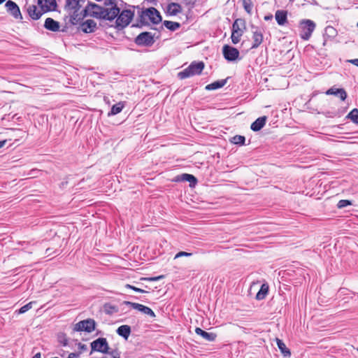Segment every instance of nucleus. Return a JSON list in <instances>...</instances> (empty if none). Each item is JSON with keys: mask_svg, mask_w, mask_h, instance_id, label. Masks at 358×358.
Listing matches in <instances>:
<instances>
[{"mask_svg": "<svg viewBox=\"0 0 358 358\" xmlns=\"http://www.w3.org/2000/svg\"><path fill=\"white\" fill-rule=\"evenodd\" d=\"M102 20L113 21L120 13V8L115 0H105L103 6Z\"/></svg>", "mask_w": 358, "mask_h": 358, "instance_id": "1", "label": "nucleus"}, {"mask_svg": "<svg viewBox=\"0 0 358 358\" xmlns=\"http://www.w3.org/2000/svg\"><path fill=\"white\" fill-rule=\"evenodd\" d=\"M204 68L203 62H192L187 68L178 73V76L180 79H185L196 75H199Z\"/></svg>", "mask_w": 358, "mask_h": 358, "instance_id": "2", "label": "nucleus"}, {"mask_svg": "<svg viewBox=\"0 0 358 358\" xmlns=\"http://www.w3.org/2000/svg\"><path fill=\"white\" fill-rule=\"evenodd\" d=\"M140 17L141 21L145 23L152 22L153 24H158L162 21V16L159 12L153 7L142 10Z\"/></svg>", "mask_w": 358, "mask_h": 358, "instance_id": "3", "label": "nucleus"}, {"mask_svg": "<svg viewBox=\"0 0 358 358\" xmlns=\"http://www.w3.org/2000/svg\"><path fill=\"white\" fill-rule=\"evenodd\" d=\"M133 17L134 12L130 10L120 11L119 15L115 18V27L119 29L126 27L131 21Z\"/></svg>", "mask_w": 358, "mask_h": 358, "instance_id": "4", "label": "nucleus"}, {"mask_svg": "<svg viewBox=\"0 0 358 358\" xmlns=\"http://www.w3.org/2000/svg\"><path fill=\"white\" fill-rule=\"evenodd\" d=\"M316 24L311 20H303L300 22L301 37L303 40H308L315 29Z\"/></svg>", "mask_w": 358, "mask_h": 358, "instance_id": "5", "label": "nucleus"}, {"mask_svg": "<svg viewBox=\"0 0 358 358\" xmlns=\"http://www.w3.org/2000/svg\"><path fill=\"white\" fill-rule=\"evenodd\" d=\"M85 16H90L96 19L102 20L103 16V6H99L96 3H90L83 10Z\"/></svg>", "mask_w": 358, "mask_h": 358, "instance_id": "6", "label": "nucleus"}, {"mask_svg": "<svg viewBox=\"0 0 358 358\" xmlns=\"http://www.w3.org/2000/svg\"><path fill=\"white\" fill-rule=\"evenodd\" d=\"M96 327V322L93 319H87L76 323L74 325L73 331H85L87 333L92 332Z\"/></svg>", "mask_w": 358, "mask_h": 358, "instance_id": "7", "label": "nucleus"}, {"mask_svg": "<svg viewBox=\"0 0 358 358\" xmlns=\"http://www.w3.org/2000/svg\"><path fill=\"white\" fill-rule=\"evenodd\" d=\"M92 352L97 351L102 353H107L110 350L106 338H99L91 343Z\"/></svg>", "mask_w": 358, "mask_h": 358, "instance_id": "8", "label": "nucleus"}, {"mask_svg": "<svg viewBox=\"0 0 358 358\" xmlns=\"http://www.w3.org/2000/svg\"><path fill=\"white\" fill-rule=\"evenodd\" d=\"M135 42L138 45L150 46L154 43L155 41L151 33L143 32L136 38Z\"/></svg>", "mask_w": 358, "mask_h": 358, "instance_id": "9", "label": "nucleus"}, {"mask_svg": "<svg viewBox=\"0 0 358 358\" xmlns=\"http://www.w3.org/2000/svg\"><path fill=\"white\" fill-rule=\"evenodd\" d=\"M222 53L224 58L230 62L236 60L239 56V51L236 48L228 45L223 46Z\"/></svg>", "mask_w": 358, "mask_h": 358, "instance_id": "10", "label": "nucleus"}, {"mask_svg": "<svg viewBox=\"0 0 358 358\" xmlns=\"http://www.w3.org/2000/svg\"><path fill=\"white\" fill-rule=\"evenodd\" d=\"M5 6L7 11L15 19H22L19 6L13 1H8Z\"/></svg>", "mask_w": 358, "mask_h": 358, "instance_id": "11", "label": "nucleus"}, {"mask_svg": "<svg viewBox=\"0 0 358 358\" xmlns=\"http://www.w3.org/2000/svg\"><path fill=\"white\" fill-rule=\"evenodd\" d=\"M38 5L43 13L55 10L57 8L56 0H38Z\"/></svg>", "mask_w": 358, "mask_h": 358, "instance_id": "12", "label": "nucleus"}, {"mask_svg": "<svg viewBox=\"0 0 358 358\" xmlns=\"http://www.w3.org/2000/svg\"><path fill=\"white\" fill-rule=\"evenodd\" d=\"M252 40L253 43L251 48H258L264 40L263 31L259 27H252Z\"/></svg>", "mask_w": 358, "mask_h": 358, "instance_id": "13", "label": "nucleus"}, {"mask_svg": "<svg viewBox=\"0 0 358 358\" xmlns=\"http://www.w3.org/2000/svg\"><path fill=\"white\" fill-rule=\"evenodd\" d=\"M96 29V23L93 20H87L80 24V29L84 33H92Z\"/></svg>", "mask_w": 358, "mask_h": 358, "instance_id": "14", "label": "nucleus"}, {"mask_svg": "<svg viewBox=\"0 0 358 358\" xmlns=\"http://www.w3.org/2000/svg\"><path fill=\"white\" fill-rule=\"evenodd\" d=\"M27 13L29 16L34 20H38L42 15L43 14V12L41 10V8H38L36 5H29L27 7Z\"/></svg>", "mask_w": 358, "mask_h": 358, "instance_id": "15", "label": "nucleus"}, {"mask_svg": "<svg viewBox=\"0 0 358 358\" xmlns=\"http://www.w3.org/2000/svg\"><path fill=\"white\" fill-rule=\"evenodd\" d=\"M44 27L49 31L56 32L59 30L60 24L52 18L48 17L45 20Z\"/></svg>", "mask_w": 358, "mask_h": 358, "instance_id": "16", "label": "nucleus"}, {"mask_svg": "<svg viewBox=\"0 0 358 358\" xmlns=\"http://www.w3.org/2000/svg\"><path fill=\"white\" fill-rule=\"evenodd\" d=\"M275 18L278 25H285L287 22V11L284 10H276Z\"/></svg>", "mask_w": 358, "mask_h": 358, "instance_id": "17", "label": "nucleus"}, {"mask_svg": "<svg viewBox=\"0 0 358 358\" xmlns=\"http://www.w3.org/2000/svg\"><path fill=\"white\" fill-rule=\"evenodd\" d=\"M182 6L178 3H170L166 6V13L171 16L177 15L182 12Z\"/></svg>", "mask_w": 358, "mask_h": 358, "instance_id": "18", "label": "nucleus"}, {"mask_svg": "<svg viewBox=\"0 0 358 358\" xmlns=\"http://www.w3.org/2000/svg\"><path fill=\"white\" fill-rule=\"evenodd\" d=\"M326 94L338 96L342 101H345L347 98V93L343 88L331 87L326 92Z\"/></svg>", "mask_w": 358, "mask_h": 358, "instance_id": "19", "label": "nucleus"}, {"mask_svg": "<svg viewBox=\"0 0 358 358\" xmlns=\"http://www.w3.org/2000/svg\"><path fill=\"white\" fill-rule=\"evenodd\" d=\"M195 332L197 335L201 336L203 339L208 341H214L217 337L215 334L206 332L199 327L195 329Z\"/></svg>", "mask_w": 358, "mask_h": 358, "instance_id": "20", "label": "nucleus"}, {"mask_svg": "<svg viewBox=\"0 0 358 358\" xmlns=\"http://www.w3.org/2000/svg\"><path fill=\"white\" fill-rule=\"evenodd\" d=\"M266 122V117L263 116L257 118L250 126V128L254 131L261 130L265 125Z\"/></svg>", "mask_w": 358, "mask_h": 358, "instance_id": "21", "label": "nucleus"}, {"mask_svg": "<svg viewBox=\"0 0 358 358\" xmlns=\"http://www.w3.org/2000/svg\"><path fill=\"white\" fill-rule=\"evenodd\" d=\"M177 180L189 182L190 187H194L197 182L196 178L193 175L188 173H183L180 176H178Z\"/></svg>", "mask_w": 358, "mask_h": 358, "instance_id": "22", "label": "nucleus"}, {"mask_svg": "<svg viewBox=\"0 0 358 358\" xmlns=\"http://www.w3.org/2000/svg\"><path fill=\"white\" fill-rule=\"evenodd\" d=\"M117 334L127 340L131 334V327L129 325H122L117 329Z\"/></svg>", "mask_w": 358, "mask_h": 358, "instance_id": "23", "label": "nucleus"}, {"mask_svg": "<svg viewBox=\"0 0 358 358\" xmlns=\"http://www.w3.org/2000/svg\"><path fill=\"white\" fill-rule=\"evenodd\" d=\"M245 23L243 19H236L232 24V31L243 34L242 28H245Z\"/></svg>", "mask_w": 358, "mask_h": 358, "instance_id": "24", "label": "nucleus"}, {"mask_svg": "<svg viewBox=\"0 0 358 358\" xmlns=\"http://www.w3.org/2000/svg\"><path fill=\"white\" fill-rule=\"evenodd\" d=\"M83 11V10H80L76 13H68L69 15V23H71L73 25H76V24H78L80 20L83 18V17H82Z\"/></svg>", "mask_w": 358, "mask_h": 358, "instance_id": "25", "label": "nucleus"}, {"mask_svg": "<svg viewBox=\"0 0 358 358\" xmlns=\"http://www.w3.org/2000/svg\"><path fill=\"white\" fill-rule=\"evenodd\" d=\"M277 345L280 350L281 353L285 357H289L291 356V352L288 348H287L285 344L283 341L279 338H276Z\"/></svg>", "mask_w": 358, "mask_h": 358, "instance_id": "26", "label": "nucleus"}, {"mask_svg": "<svg viewBox=\"0 0 358 358\" xmlns=\"http://www.w3.org/2000/svg\"><path fill=\"white\" fill-rule=\"evenodd\" d=\"M226 83H227L226 79L217 80V81H215V82L206 85V90H215L222 87L223 86H224L226 85Z\"/></svg>", "mask_w": 358, "mask_h": 358, "instance_id": "27", "label": "nucleus"}, {"mask_svg": "<svg viewBox=\"0 0 358 358\" xmlns=\"http://www.w3.org/2000/svg\"><path fill=\"white\" fill-rule=\"evenodd\" d=\"M268 292V285L267 284H263L261 286L259 291L256 294V299L257 300L264 299Z\"/></svg>", "mask_w": 358, "mask_h": 358, "instance_id": "28", "label": "nucleus"}, {"mask_svg": "<svg viewBox=\"0 0 358 358\" xmlns=\"http://www.w3.org/2000/svg\"><path fill=\"white\" fill-rule=\"evenodd\" d=\"M124 107V104L123 102L120 101L117 103L113 105L111 108V110L108 113V116L115 115L120 113L123 108Z\"/></svg>", "mask_w": 358, "mask_h": 358, "instance_id": "29", "label": "nucleus"}, {"mask_svg": "<svg viewBox=\"0 0 358 358\" xmlns=\"http://www.w3.org/2000/svg\"><path fill=\"white\" fill-rule=\"evenodd\" d=\"M163 24L166 29L171 31H176L180 27V24L177 22L165 20Z\"/></svg>", "mask_w": 358, "mask_h": 358, "instance_id": "30", "label": "nucleus"}, {"mask_svg": "<svg viewBox=\"0 0 358 358\" xmlns=\"http://www.w3.org/2000/svg\"><path fill=\"white\" fill-rule=\"evenodd\" d=\"M324 36L333 38L337 35V31L336 29L331 27V26H327L324 29Z\"/></svg>", "mask_w": 358, "mask_h": 358, "instance_id": "31", "label": "nucleus"}, {"mask_svg": "<svg viewBox=\"0 0 358 358\" xmlns=\"http://www.w3.org/2000/svg\"><path fill=\"white\" fill-rule=\"evenodd\" d=\"M245 141V138L243 136L241 135H236L234 136L231 140V142L236 145H244Z\"/></svg>", "mask_w": 358, "mask_h": 358, "instance_id": "32", "label": "nucleus"}, {"mask_svg": "<svg viewBox=\"0 0 358 358\" xmlns=\"http://www.w3.org/2000/svg\"><path fill=\"white\" fill-rule=\"evenodd\" d=\"M242 1H243V6L245 10L248 13L250 14L252 13V8H253V3H252V0H242Z\"/></svg>", "mask_w": 358, "mask_h": 358, "instance_id": "33", "label": "nucleus"}, {"mask_svg": "<svg viewBox=\"0 0 358 358\" xmlns=\"http://www.w3.org/2000/svg\"><path fill=\"white\" fill-rule=\"evenodd\" d=\"M348 117L350 118L354 123L358 124V110L354 108L348 115Z\"/></svg>", "mask_w": 358, "mask_h": 358, "instance_id": "34", "label": "nucleus"}, {"mask_svg": "<svg viewBox=\"0 0 358 358\" xmlns=\"http://www.w3.org/2000/svg\"><path fill=\"white\" fill-rule=\"evenodd\" d=\"M124 304H126L127 306H131L132 308L134 309H136L140 312L142 311V308H143L144 305H142L141 303H134V302H131V301H124L123 302Z\"/></svg>", "mask_w": 358, "mask_h": 358, "instance_id": "35", "label": "nucleus"}, {"mask_svg": "<svg viewBox=\"0 0 358 358\" xmlns=\"http://www.w3.org/2000/svg\"><path fill=\"white\" fill-rule=\"evenodd\" d=\"M242 35V33L232 31L231 36L232 43L234 44H237L240 41Z\"/></svg>", "mask_w": 358, "mask_h": 358, "instance_id": "36", "label": "nucleus"}, {"mask_svg": "<svg viewBox=\"0 0 358 358\" xmlns=\"http://www.w3.org/2000/svg\"><path fill=\"white\" fill-rule=\"evenodd\" d=\"M141 313L145 314V315H149L151 317H156V315L153 312V310L151 308H150L149 307L145 306H144L143 308H142Z\"/></svg>", "mask_w": 358, "mask_h": 358, "instance_id": "37", "label": "nucleus"}, {"mask_svg": "<svg viewBox=\"0 0 358 358\" xmlns=\"http://www.w3.org/2000/svg\"><path fill=\"white\" fill-rule=\"evenodd\" d=\"M35 302H34V301H31V302L27 303L26 305L23 306L22 307H21L19 309L18 313L20 314H22V313H26L27 311H28L29 310H30L32 308V305Z\"/></svg>", "mask_w": 358, "mask_h": 358, "instance_id": "38", "label": "nucleus"}, {"mask_svg": "<svg viewBox=\"0 0 358 358\" xmlns=\"http://www.w3.org/2000/svg\"><path fill=\"white\" fill-rule=\"evenodd\" d=\"M107 354H109L112 358H120V352L117 349L111 350L110 351L108 350Z\"/></svg>", "mask_w": 358, "mask_h": 358, "instance_id": "39", "label": "nucleus"}, {"mask_svg": "<svg viewBox=\"0 0 358 358\" xmlns=\"http://www.w3.org/2000/svg\"><path fill=\"white\" fill-rule=\"evenodd\" d=\"M125 287L127 288H129V289H133L134 291L136 292H139V293H145V292H148L147 291L144 290V289H142L141 288H138V287H136L133 285H129V284H127L125 285Z\"/></svg>", "mask_w": 358, "mask_h": 358, "instance_id": "40", "label": "nucleus"}, {"mask_svg": "<svg viewBox=\"0 0 358 358\" xmlns=\"http://www.w3.org/2000/svg\"><path fill=\"white\" fill-rule=\"evenodd\" d=\"M192 253L187 252H183V251L179 252L176 255L175 259L181 257H190V256H192Z\"/></svg>", "mask_w": 358, "mask_h": 358, "instance_id": "41", "label": "nucleus"}, {"mask_svg": "<svg viewBox=\"0 0 358 358\" xmlns=\"http://www.w3.org/2000/svg\"><path fill=\"white\" fill-rule=\"evenodd\" d=\"M181 1L186 6H188L191 8H192L194 6V4L196 1V0H181Z\"/></svg>", "mask_w": 358, "mask_h": 358, "instance_id": "42", "label": "nucleus"}, {"mask_svg": "<svg viewBox=\"0 0 358 358\" xmlns=\"http://www.w3.org/2000/svg\"><path fill=\"white\" fill-rule=\"evenodd\" d=\"M164 278V275H159L157 277H152V278H143L142 280H149V281H157L160 279H162Z\"/></svg>", "mask_w": 358, "mask_h": 358, "instance_id": "43", "label": "nucleus"}, {"mask_svg": "<svg viewBox=\"0 0 358 358\" xmlns=\"http://www.w3.org/2000/svg\"><path fill=\"white\" fill-rule=\"evenodd\" d=\"M352 203H350V202H348V203H337V207H338V208L341 209L343 208H345V207H346L348 206L351 205Z\"/></svg>", "mask_w": 358, "mask_h": 358, "instance_id": "44", "label": "nucleus"}, {"mask_svg": "<svg viewBox=\"0 0 358 358\" xmlns=\"http://www.w3.org/2000/svg\"><path fill=\"white\" fill-rule=\"evenodd\" d=\"M78 348H79L81 351H85V350H87V345H85V344H82V343H80L78 344Z\"/></svg>", "mask_w": 358, "mask_h": 358, "instance_id": "45", "label": "nucleus"}, {"mask_svg": "<svg viewBox=\"0 0 358 358\" xmlns=\"http://www.w3.org/2000/svg\"><path fill=\"white\" fill-rule=\"evenodd\" d=\"M78 357H79V354L75 353V352L70 353L68 357V358H78Z\"/></svg>", "mask_w": 358, "mask_h": 358, "instance_id": "46", "label": "nucleus"}, {"mask_svg": "<svg viewBox=\"0 0 358 358\" xmlns=\"http://www.w3.org/2000/svg\"><path fill=\"white\" fill-rule=\"evenodd\" d=\"M108 307L110 308V310H107L108 313H111L116 311V308L115 306L109 305Z\"/></svg>", "mask_w": 358, "mask_h": 358, "instance_id": "47", "label": "nucleus"}, {"mask_svg": "<svg viewBox=\"0 0 358 358\" xmlns=\"http://www.w3.org/2000/svg\"><path fill=\"white\" fill-rule=\"evenodd\" d=\"M349 62L358 67V59H351Z\"/></svg>", "mask_w": 358, "mask_h": 358, "instance_id": "48", "label": "nucleus"}, {"mask_svg": "<svg viewBox=\"0 0 358 358\" xmlns=\"http://www.w3.org/2000/svg\"><path fill=\"white\" fill-rule=\"evenodd\" d=\"M6 140L0 141V148H1L6 144Z\"/></svg>", "mask_w": 358, "mask_h": 358, "instance_id": "49", "label": "nucleus"}, {"mask_svg": "<svg viewBox=\"0 0 358 358\" xmlns=\"http://www.w3.org/2000/svg\"><path fill=\"white\" fill-rule=\"evenodd\" d=\"M273 16L272 15H269V16H265L264 17V20H269L271 19H272Z\"/></svg>", "mask_w": 358, "mask_h": 358, "instance_id": "50", "label": "nucleus"}, {"mask_svg": "<svg viewBox=\"0 0 358 358\" xmlns=\"http://www.w3.org/2000/svg\"><path fill=\"white\" fill-rule=\"evenodd\" d=\"M34 358H41V353H37L34 356Z\"/></svg>", "mask_w": 358, "mask_h": 358, "instance_id": "51", "label": "nucleus"}, {"mask_svg": "<svg viewBox=\"0 0 358 358\" xmlns=\"http://www.w3.org/2000/svg\"><path fill=\"white\" fill-rule=\"evenodd\" d=\"M67 183H68V182H62L61 185H62V187H64V185H66Z\"/></svg>", "mask_w": 358, "mask_h": 358, "instance_id": "52", "label": "nucleus"}, {"mask_svg": "<svg viewBox=\"0 0 358 358\" xmlns=\"http://www.w3.org/2000/svg\"><path fill=\"white\" fill-rule=\"evenodd\" d=\"M339 201H343V202H345V201H350L349 200H347V199H341Z\"/></svg>", "mask_w": 358, "mask_h": 358, "instance_id": "53", "label": "nucleus"}, {"mask_svg": "<svg viewBox=\"0 0 358 358\" xmlns=\"http://www.w3.org/2000/svg\"><path fill=\"white\" fill-rule=\"evenodd\" d=\"M6 0H0V4L3 3Z\"/></svg>", "mask_w": 358, "mask_h": 358, "instance_id": "54", "label": "nucleus"}, {"mask_svg": "<svg viewBox=\"0 0 358 358\" xmlns=\"http://www.w3.org/2000/svg\"><path fill=\"white\" fill-rule=\"evenodd\" d=\"M357 27H358V22H357Z\"/></svg>", "mask_w": 358, "mask_h": 358, "instance_id": "55", "label": "nucleus"}, {"mask_svg": "<svg viewBox=\"0 0 358 358\" xmlns=\"http://www.w3.org/2000/svg\"><path fill=\"white\" fill-rule=\"evenodd\" d=\"M357 351H358V348H357Z\"/></svg>", "mask_w": 358, "mask_h": 358, "instance_id": "56", "label": "nucleus"}]
</instances>
